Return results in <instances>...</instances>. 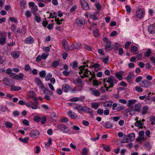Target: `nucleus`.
Segmentation results:
<instances>
[{
	"mask_svg": "<svg viewBox=\"0 0 155 155\" xmlns=\"http://www.w3.org/2000/svg\"><path fill=\"white\" fill-rule=\"evenodd\" d=\"M89 62V61H87L86 62H84L83 63V65L80 66L78 68L79 71L78 73L80 75V77L82 79L85 77H88L90 81H91L92 79V73L90 70H88L87 68L88 67L87 63Z\"/></svg>",
	"mask_w": 155,
	"mask_h": 155,
	"instance_id": "nucleus-1",
	"label": "nucleus"
},
{
	"mask_svg": "<svg viewBox=\"0 0 155 155\" xmlns=\"http://www.w3.org/2000/svg\"><path fill=\"white\" fill-rule=\"evenodd\" d=\"M104 85L107 91H108L110 88H112L115 84L117 83V80L114 77L110 76L105 78L103 79Z\"/></svg>",
	"mask_w": 155,
	"mask_h": 155,
	"instance_id": "nucleus-2",
	"label": "nucleus"
},
{
	"mask_svg": "<svg viewBox=\"0 0 155 155\" xmlns=\"http://www.w3.org/2000/svg\"><path fill=\"white\" fill-rule=\"evenodd\" d=\"M135 138V134L134 133H131L127 135H125L124 137L123 140L124 143H128L134 140Z\"/></svg>",
	"mask_w": 155,
	"mask_h": 155,
	"instance_id": "nucleus-3",
	"label": "nucleus"
},
{
	"mask_svg": "<svg viewBox=\"0 0 155 155\" xmlns=\"http://www.w3.org/2000/svg\"><path fill=\"white\" fill-rule=\"evenodd\" d=\"M103 41L105 43V49L106 51L111 50L112 49V42L109 40L108 38L105 37L103 39Z\"/></svg>",
	"mask_w": 155,
	"mask_h": 155,
	"instance_id": "nucleus-4",
	"label": "nucleus"
},
{
	"mask_svg": "<svg viewBox=\"0 0 155 155\" xmlns=\"http://www.w3.org/2000/svg\"><path fill=\"white\" fill-rule=\"evenodd\" d=\"M38 102L35 101L34 102L32 101H30L27 103L26 106L28 108H31L33 109H36L38 107Z\"/></svg>",
	"mask_w": 155,
	"mask_h": 155,
	"instance_id": "nucleus-5",
	"label": "nucleus"
},
{
	"mask_svg": "<svg viewBox=\"0 0 155 155\" xmlns=\"http://www.w3.org/2000/svg\"><path fill=\"white\" fill-rule=\"evenodd\" d=\"M57 128L59 130L65 134L68 133L69 131V129L67 126L64 124L58 125L57 126Z\"/></svg>",
	"mask_w": 155,
	"mask_h": 155,
	"instance_id": "nucleus-6",
	"label": "nucleus"
},
{
	"mask_svg": "<svg viewBox=\"0 0 155 155\" xmlns=\"http://www.w3.org/2000/svg\"><path fill=\"white\" fill-rule=\"evenodd\" d=\"M2 82L5 85L10 86L11 84H12V82H13V81L10 78L7 77H5L3 79Z\"/></svg>",
	"mask_w": 155,
	"mask_h": 155,
	"instance_id": "nucleus-7",
	"label": "nucleus"
},
{
	"mask_svg": "<svg viewBox=\"0 0 155 155\" xmlns=\"http://www.w3.org/2000/svg\"><path fill=\"white\" fill-rule=\"evenodd\" d=\"M139 137L136 139V140L138 142L142 143V141L144 139V132L143 131H140L138 133Z\"/></svg>",
	"mask_w": 155,
	"mask_h": 155,
	"instance_id": "nucleus-8",
	"label": "nucleus"
},
{
	"mask_svg": "<svg viewBox=\"0 0 155 155\" xmlns=\"http://www.w3.org/2000/svg\"><path fill=\"white\" fill-rule=\"evenodd\" d=\"M90 91H91V94L94 96L98 97L100 95V92L97 90L92 87H91L90 89Z\"/></svg>",
	"mask_w": 155,
	"mask_h": 155,
	"instance_id": "nucleus-9",
	"label": "nucleus"
},
{
	"mask_svg": "<svg viewBox=\"0 0 155 155\" xmlns=\"http://www.w3.org/2000/svg\"><path fill=\"white\" fill-rule=\"evenodd\" d=\"M144 12L142 9L139 8L136 12V16L139 18H141L143 17Z\"/></svg>",
	"mask_w": 155,
	"mask_h": 155,
	"instance_id": "nucleus-10",
	"label": "nucleus"
},
{
	"mask_svg": "<svg viewBox=\"0 0 155 155\" xmlns=\"http://www.w3.org/2000/svg\"><path fill=\"white\" fill-rule=\"evenodd\" d=\"M145 121V120L143 119L142 121L137 120L134 124V125L135 126L138 127L139 128H143L144 125V122Z\"/></svg>",
	"mask_w": 155,
	"mask_h": 155,
	"instance_id": "nucleus-11",
	"label": "nucleus"
},
{
	"mask_svg": "<svg viewBox=\"0 0 155 155\" xmlns=\"http://www.w3.org/2000/svg\"><path fill=\"white\" fill-rule=\"evenodd\" d=\"M41 89L43 91L44 93L45 94L44 98L48 101L50 100L51 97L48 94V93L46 92V89L43 85L41 86Z\"/></svg>",
	"mask_w": 155,
	"mask_h": 155,
	"instance_id": "nucleus-12",
	"label": "nucleus"
},
{
	"mask_svg": "<svg viewBox=\"0 0 155 155\" xmlns=\"http://www.w3.org/2000/svg\"><path fill=\"white\" fill-rule=\"evenodd\" d=\"M62 45L64 50L66 51H69L68 44V41L64 39L62 40Z\"/></svg>",
	"mask_w": 155,
	"mask_h": 155,
	"instance_id": "nucleus-13",
	"label": "nucleus"
},
{
	"mask_svg": "<svg viewBox=\"0 0 155 155\" xmlns=\"http://www.w3.org/2000/svg\"><path fill=\"white\" fill-rule=\"evenodd\" d=\"M80 2L83 9L87 10L89 8L88 5L84 0H80Z\"/></svg>",
	"mask_w": 155,
	"mask_h": 155,
	"instance_id": "nucleus-14",
	"label": "nucleus"
},
{
	"mask_svg": "<svg viewBox=\"0 0 155 155\" xmlns=\"http://www.w3.org/2000/svg\"><path fill=\"white\" fill-rule=\"evenodd\" d=\"M40 134V132L37 130H32L30 133V135L31 137H36Z\"/></svg>",
	"mask_w": 155,
	"mask_h": 155,
	"instance_id": "nucleus-15",
	"label": "nucleus"
},
{
	"mask_svg": "<svg viewBox=\"0 0 155 155\" xmlns=\"http://www.w3.org/2000/svg\"><path fill=\"white\" fill-rule=\"evenodd\" d=\"M148 32L150 34L155 33V26L153 25H149L148 28Z\"/></svg>",
	"mask_w": 155,
	"mask_h": 155,
	"instance_id": "nucleus-16",
	"label": "nucleus"
},
{
	"mask_svg": "<svg viewBox=\"0 0 155 155\" xmlns=\"http://www.w3.org/2000/svg\"><path fill=\"white\" fill-rule=\"evenodd\" d=\"M11 54L14 58L17 59L19 58L20 53L18 51H14L11 52Z\"/></svg>",
	"mask_w": 155,
	"mask_h": 155,
	"instance_id": "nucleus-17",
	"label": "nucleus"
},
{
	"mask_svg": "<svg viewBox=\"0 0 155 155\" xmlns=\"http://www.w3.org/2000/svg\"><path fill=\"white\" fill-rule=\"evenodd\" d=\"M10 87V89L11 91H17L20 90L21 89V87L20 86H16L14 85H11Z\"/></svg>",
	"mask_w": 155,
	"mask_h": 155,
	"instance_id": "nucleus-18",
	"label": "nucleus"
},
{
	"mask_svg": "<svg viewBox=\"0 0 155 155\" xmlns=\"http://www.w3.org/2000/svg\"><path fill=\"white\" fill-rule=\"evenodd\" d=\"M5 127L8 129H11L13 126V124L9 121H5L3 124Z\"/></svg>",
	"mask_w": 155,
	"mask_h": 155,
	"instance_id": "nucleus-19",
	"label": "nucleus"
},
{
	"mask_svg": "<svg viewBox=\"0 0 155 155\" xmlns=\"http://www.w3.org/2000/svg\"><path fill=\"white\" fill-rule=\"evenodd\" d=\"M84 111H86L87 113L89 114L91 117L94 115L93 110L90 108L87 107V106H84Z\"/></svg>",
	"mask_w": 155,
	"mask_h": 155,
	"instance_id": "nucleus-20",
	"label": "nucleus"
},
{
	"mask_svg": "<svg viewBox=\"0 0 155 155\" xmlns=\"http://www.w3.org/2000/svg\"><path fill=\"white\" fill-rule=\"evenodd\" d=\"M25 41L27 44H31L34 42V38L32 37L29 36L25 39Z\"/></svg>",
	"mask_w": 155,
	"mask_h": 155,
	"instance_id": "nucleus-21",
	"label": "nucleus"
},
{
	"mask_svg": "<svg viewBox=\"0 0 155 155\" xmlns=\"http://www.w3.org/2000/svg\"><path fill=\"white\" fill-rule=\"evenodd\" d=\"M62 90L65 93L68 92L69 89H70L69 85L68 84H64L62 86Z\"/></svg>",
	"mask_w": 155,
	"mask_h": 155,
	"instance_id": "nucleus-22",
	"label": "nucleus"
},
{
	"mask_svg": "<svg viewBox=\"0 0 155 155\" xmlns=\"http://www.w3.org/2000/svg\"><path fill=\"white\" fill-rule=\"evenodd\" d=\"M73 108L74 109L77 110L78 112L79 113H80L81 112H84V106L83 107L81 105H78L75 106Z\"/></svg>",
	"mask_w": 155,
	"mask_h": 155,
	"instance_id": "nucleus-23",
	"label": "nucleus"
},
{
	"mask_svg": "<svg viewBox=\"0 0 155 155\" xmlns=\"http://www.w3.org/2000/svg\"><path fill=\"white\" fill-rule=\"evenodd\" d=\"M68 114L72 119H75L77 117V115L75 114V113L71 110L68 111Z\"/></svg>",
	"mask_w": 155,
	"mask_h": 155,
	"instance_id": "nucleus-24",
	"label": "nucleus"
},
{
	"mask_svg": "<svg viewBox=\"0 0 155 155\" xmlns=\"http://www.w3.org/2000/svg\"><path fill=\"white\" fill-rule=\"evenodd\" d=\"M113 124L110 121H107L105 122L104 127L106 128H110L112 127Z\"/></svg>",
	"mask_w": 155,
	"mask_h": 155,
	"instance_id": "nucleus-25",
	"label": "nucleus"
},
{
	"mask_svg": "<svg viewBox=\"0 0 155 155\" xmlns=\"http://www.w3.org/2000/svg\"><path fill=\"white\" fill-rule=\"evenodd\" d=\"M91 106L95 109H97L98 107L100 106V103L98 102H94L91 103Z\"/></svg>",
	"mask_w": 155,
	"mask_h": 155,
	"instance_id": "nucleus-26",
	"label": "nucleus"
},
{
	"mask_svg": "<svg viewBox=\"0 0 155 155\" xmlns=\"http://www.w3.org/2000/svg\"><path fill=\"white\" fill-rule=\"evenodd\" d=\"M35 83L38 86H40L41 88L42 85L44 86L42 81L38 78H36L35 79Z\"/></svg>",
	"mask_w": 155,
	"mask_h": 155,
	"instance_id": "nucleus-27",
	"label": "nucleus"
},
{
	"mask_svg": "<svg viewBox=\"0 0 155 155\" xmlns=\"http://www.w3.org/2000/svg\"><path fill=\"white\" fill-rule=\"evenodd\" d=\"M85 22V20L84 18L77 19L76 20V23L78 25H83Z\"/></svg>",
	"mask_w": 155,
	"mask_h": 155,
	"instance_id": "nucleus-28",
	"label": "nucleus"
},
{
	"mask_svg": "<svg viewBox=\"0 0 155 155\" xmlns=\"http://www.w3.org/2000/svg\"><path fill=\"white\" fill-rule=\"evenodd\" d=\"M35 93L33 91H31L29 92L28 93V96L30 98L34 99L35 95Z\"/></svg>",
	"mask_w": 155,
	"mask_h": 155,
	"instance_id": "nucleus-29",
	"label": "nucleus"
},
{
	"mask_svg": "<svg viewBox=\"0 0 155 155\" xmlns=\"http://www.w3.org/2000/svg\"><path fill=\"white\" fill-rule=\"evenodd\" d=\"M24 77V74L22 73H19L18 75H16V80L23 79Z\"/></svg>",
	"mask_w": 155,
	"mask_h": 155,
	"instance_id": "nucleus-30",
	"label": "nucleus"
},
{
	"mask_svg": "<svg viewBox=\"0 0 155 155\" xmlns=\"http://www.w3.org/2000/svg\"><path fill=\"white\" fill-rule=\"evenodd\" d=\"M136 102V100L135 99L129 100L128 101V103L127 106L128 107H130L132 105L134 104Z\"/></svg>",
	"mask_w": 155,
	"mask_h": 155,
	"instance_id": "nucleus-31",
	"label": "nucleus"
},
{
	"mask_svg": "<svg viewBox=\"0 0 155 155\" xmlns=\"http://www.w3.org/2000/svg\"><path fill=\"white\" fill-rule=\"evenodd\" d=\"M6 36L0 38V44L2 45L6 43Z\"/></svg>",
	"mask_w": 155,
	"mask_h": 155,
	"instance_id": "nucleus-32",
	"label": "nucleus"
},
{
	"mask_svg": "<svg viewBox=\"0 0 155 155\" xmlns=\"http://www.w3.org/2000/svg\"><path fill=\"white\" fill-rule=\"evenodd\" d=\"M49 55V54L47 52L43 53L41 55L42 57V59L43 60L46 59L48 57Z\"/></svg>",
	"mask_w": 155,
	"mask_h": 155,
	"instance_id": "nucleus-33",
	"label": "nucleus"
},
{
	"mask_svg": "<svg viewBox=\"0 0 155 155\" xmlns=\"http://www.w3.org/2000/svg\"><path fill=\"white\" fill-rule=\"evenodd\" d=\"M115 75L116 77L119 80H121L123 79L122 76L121 75L120 72H116L115 74Z\"/></svg>",
	"mask_w": 155,
	"mask_h": 155,
	"instance_id": "nucleus-34",
	"label": "nucleus"
},
{
	"mask_svg": "<svg viewBox=\"0 0 155 155\" xmlns=\"http://www.w3.org/2000/svg\"><path fill=\"white\" fill-rule=\"evenodd\" d=\"M82 86H81V88H78V87H76L73 89H71L70 90L72 92H75L76 91H80L81 90V88Z\"/></svg>",
	"mask_w": 155,
	"mask_h": 155,
	"instance_id": "nucleus-35",
	"label": "nucleus"
},
{
	"mask_svg": "<svg viewBox=\"0 0 155 155\" xmlns=\"http://www.w3.org/2000/svg\"><path fill=\"white\" fill-rule=\"evenodd\" d=\"M19 139L20 141H21L22 142L25 143H27L29 140L28 137H25L24 139L20 137L19 138Z\"/></svg>",
	"mask_w": 155,
	"mask_h": 155,
	"instance_id": "nucleus-36",
	"label": "nucleus"
},
{
	"mask_svg": "<svg viewBox=\"0 0 155 155\" xmlns=\"http://www.w3.org/2000/svg\"><path fill=\"white\" fill-rule=\"evenodd\" d=\"M59 61H53L52 65L53 67L55 68L59 65Z\"/></svg>",
	"mask_w": 155,
	"mask_h": 155,
	"instance_id": "nucleus-37",
	"label": "nucleus"
},
{
	"mask_svg": "<svg viewBox=\"0 0 155 155\" xmlns=\"http://www.w3.org/2000/svg\"><path fill=\"white\" fill-rule=\"evenodd\" d=\"M34 15L35 17V20L37 22H39L41 20V18L40 17L38 16L37 14L35 13Z\"/></svg>",
	"mask_w": 155,
	"mask_h": 155,
	"instance_id": "nucleus-38",
	"label": "nucleus"
},
{
	"mask_svg": "<svg viewBox=\"0 0 155 155\" xmlns=\"http://www.w3.org/2000/svg\"><path fill=\"white\" fill-rule=\"evenodd\" d=\"M71 66L73 68H75L78 66V63L76 61H74L71 64Z\"/></svg>",
	"mask_w": 155,
	"mask_h": 155,
	"instance_id": "nucleus-39",
	"label": "nucleus"
},
{
	"mask_svg": "<svg viewBox=\"0 0 155 155\" xmlns=\"http://www.w3.org/2000/svg\"><path fill=\"white\" fill-rule=\"evenodd\" d=\"M140 107L141 105L140 104H136L135 105L134 110L135 111H138L140 110Z\"/></svg>",
	"mask_w": 155,
	"mask_h": 155,
	"instance_id": "nucleus-40",
	"label": "nucleus"
},
{
	"mask_svg": "<svg viewBox=\"0 0 155 155\" xmlns=\"http://www.w3.org/2000/svg\"><path fill=\"white\" fill-rule=\"evenodd\" d=\"M41 117L39 116H35L34 117V121L36 122H38L41 121Z\"/></svg>",
	"mask_w": 155,
	"mask_h": 155,
	"instance_id": "nucleus-41",
	"label": "nucleus"
},
{
	"mask_svg": "<svg viewBox=\"0 0 155 155\" xmlns=\"http://www.w3.org/2000/svg\"><path fill=\"white\" fill-rule=\"evenodd\" d=\"M39 74L41 77L44 78L46 75V72L45 71H41L40 72Z\"/></svg>",
	"mask_w": 155,
	"mask_h": 155,
	"instance_id": "nucleus-42",
	"label": "nucleus"
},
{
	"mask_svg": "<svg viewBox=\"0 0 155 155\" xmlns=\"http://www.w3.org/2000/svg\"><path fill=\"white\" fill-rule=\"evenodd\" d=\"M47 120V117L45 116L41 117V122L42 124H45Z\"/></svg>",
	"mask_w": 155,
	"mask_h": 155,
	"instance_id": "nucleus-43",
	"label": "nucleus"
},
{
	"mask_svg": "<svg viewBox=\"0 0 155 155\" xmlns=\"http://www.w3.org/2000/svg\"><path fill=\"white\" fill-rule=\"evenodd\" d=\"M92 83L93 85L96 86H97L101 84V82L96 80H93Z\"/></svg>",
	"mask_w": 155,
	"mask_h": 155,
	"instance_id": "nucleus-44",
	"label": "nucleus"
},
{
	"mask_svg": "<svg viewBox=\"0 0 155 155\" xmlns=\"http://www.w3.org/2000/svg\"><path fill=\"white\" fill-rule=\"evenodd\" d=\"M138 50V48L136 46L134 45L133 46L131 49V51L132 53L136 52Z\"/></svg>",
	"mask_w": 155,
	"mask_h": 155,
	"instance_id": "nucleus-45",
	"label": "nucleus"
},
{
	"mask_svg": "<svg viewBox=\"0 0 155 155\" xmlns=\"http://www.w3.org/2000/svg\"><path fill=\"white\" fill-rule=\"evenodd\" d=\"M150 121L152 125H155V116H151L150 117Z\"/></svg>",
	"mask_w": 155,
	"mask_h": 155,
	"instance_id": "nucleus-46",
	"label": "nucleus"
},
{
	"mask_svg": "<svg viewBox=\"0 0 155 155\" xmlns=\"http://www.w3.org/2000/svg\"><path fill=\"white\" fill-rule=\"evenodd\" d=\"M0 110L1 111L4 112L9 111L8 109L6 106H2L0 108Z\"/></svg>",
	"mask_w": 155,
	"mask_h": 155,
	"instance_id": "nucleus-47",
	"label": "nucleus"
},
{
	"mask_svg": "<svg viewBox=\"0 0 155 155\" xmlns=\"http://www.w3.org/2000/svg\"><path fill=\"white\" fill-rule=\"evenodd\" d=\"M98 30L96 29L93 31V33L94 36L95 37H97L99 36Z\"/></svg>",
	"mask_w": 155,
	"mask_h": 155,
	"instance_id": "nucleus-48",
	"label": "nucleus"
},
{
	"mask_svg": "<svg viewBox=\"0 0 155 155\" xmlns=\"http://www.w3.org/2000/svg\"><path fill=\"white\" fill-rule=\"evenodd\" d=\"M151 53V50L150 49H148L146 51V57L150 56Z\"/></svg>",
	"mask_w": 155,
	"mask_h": 155,
	"instance_id": "nucleus-49",
	"label": "nucleus"
},
{
	"mask_svg": "<svg viewBox=\"0 0 155 155\" xmlns=\"http://www.w3.org/2000/svg\"><path fill=\"white\" fill-rule=\"evenodd\" d=\"M120 46V44L117 43H115L114 45V50L117 51L118 50V48Z\"/></svg>",
	"mask_w": 155,
	"mask_h": 155,
	"instance_id": "nucleus-50",
	"label": "nucleus"
},
{
	"mask_svg": "<svg viewBox=\"0 0 155 155\" xmlns=\"http://www.w3.org/2000/svg\"><path fill=\"white\" fill-rule=\"evenodd\" d=\"M12 113L14 117H18L20 115L19 112L17 110L13 111Z\"/></svg>",
	"mask_w": 155,
	"mask_h": 155,
	"instance_id": "nucleus-51",
	"label": "nucleus"
},
{
	"mask_svg": "<svg viewBox=\"0 0 155 155\" xmlns=\"http://www.w3.org/2000/svg\"><path fill=\"white\" fill-rule=\"evenodd\" d=\"M9 20L15 23H17L18 22V21L17 18L13 17H9Z\"/></svg>",
	"mask_w": 155,
	"mask_h": 155,
	"instance_id": "nucleus-52",
	"label": "nucleus"
},
{
	"mask_svg": "<svg viewBox=\"0 0 155 155\" xmlns=\"http://www.w3.org/2000/svg\"><path fill=\"white\" fill-rule=\"evenodd\" d=\"M135 90L138 92H141L143 91V89L141 87L137 86L135 87Z\"/></svg>",
	"mask_w": 155,
	"mask_h": 155,
	"instance_id": "nucleus-53",
	"label": "nucleus"
},
{
	"mask_svg": "<svg viewBox=\"0 0 155 155\" xmlns=\"http://www.w3.org/2000/svg\"><path fill=\"white\" fill-rule=\"evenodd\" d=\"M82 81L80 78H78L74 80V82L76 84H81Z\"/></svg>",
	"mask_w": 155,
	"mask_h": 155,
	"instance_id": "nucleus-54",
	"label": "nucleus"
},
{
	"mask_svg": "<svg viewBox=\"0 0 155 155\" xmlns=\"http://www.w3.org/2000/svg\"><path fill=\"white\" fill-rule=\"evenodd\" d=\"M52 77V74L51 73H49L48 74H47L45 78V79L47 80H49Z\"/></svg>",
	"mask_w": 155,
	"mask_h": 155,
	"instance_id": "nucleus-55",
	"label": "nucleus"
},
{
	"mask_svg": "<svg viewBox=\"0 0 155 155\" xmlns=\"http://www.w3.org/2000/svg\"><path fill=\"white\" fill-rule=\"evenodd\" d=\"M69 101L72 102H76L78 101V97H74L71 99Z\"/></svg>",
	"mask_w": 155,
	"mask_h": 155,
	"instance_id": "nucleus-56",
	"label": "nucleus"
},
{
	"mask_svg": "<svg viewBox=\"0 0 155 155\" xmlns=\"http://www.w3.org/2000/svg\"><path fill=\"white\" fill-rule=\"evenodd\" d=\"M88 150L87 148H84L83 149L82 151V155H86L87 154Z\"/></svg>",
	"mask_w": 155,
	"mask_h": 155,
	"instance_id": "nucleus-57",
	"label": "nucleus"
},
{
	"mask_svg": "<svg viewBox=\"0 0 155 155\" xmlns=\"http://www.w3.org/2000/svg\"><path fill=\"white\" fill-rule=\"evenodd\" d=\"M110 119L113 120L115 121H117L120 119V117H119L115 116L111 117Z\"/></svg>",
	"mask_w": 155,
	"mask_h": 155,
	"instance_id": "nucleus-58",
	"label": "nucleus"
},
{
	"mask_svg": "<svg viewBox=\"0 0 155 155\" xmlns=\"http://www.w3.org/2000/svg\"><path fill=\"white\" fill-rule=\"evenodd\" d=\"M60 120L62 122L67 123L68 121V119L66 117H63L61 118Z\"/></svg>",
	"mask_w": 155,
	"mask_h": 155,
	"instance_id": "nucleus-59",
	"label": "nucleus"
},
{
	"mask_svg": "<svg viewBox=\"0 0 155 155\" xmlns=\"http://www.w3.org/2000/svg\"><path fill=\"white\" fill-rule=\"evenodd\" d=\"M131 44V42L129 41H127L125 44L124 46L125 48L126 49H127L128 48L129 46Z\"/></svg>",
	"mask_w": 155,
	"mask_h": 155,
	"instance_id": "nucleus-60",
	"label": "nucleus"
},
{
	"mask_svg": "<svg viewBox=\"0 0 155 155\" xmlns=\"http://www.w3.org/2000/svg\"><path fill=\"white\" fill-rule=\"evenodd\" d=\"M42 57L40 55L37 56L36 58L35 61L37 62H39L41 60Z\"/></svg>",
	"mask_w": 155,
	"mask_h": 155,
	"instance_id": "nucleus-61",
	"label": "nucleus"
},
{
	"mask_svg": "<svg viewBox=\"0 0 155 155\" xmlns=\"http://www.w3.org/2000/svg\"><path fill=\"white\" fill-rule=\"evenodd\" d=\"M109 57L107 56L105 58L103 59V61L105 64H107V61L109 60Z\"/></svg>",
	"mask_w": 155,
	"mask_h": 155,
	"instance_id": "nucleus-62",
	"label": "nucleus"
},
{
	"mask_svg": "<svg viewBox=\"0 0 155 155\" xmlns=\"http://www.w3.org/2000/svg\"><path fill=\"white\" fill-rule=\"evenodd\" d=\"M153 9H148V13L149 15L151 16H153Z\"/></svg>",
	"mask_w": 155,
	"mask_h": 155,
	"instance_id": "nucleus-63",
	"label": "nucleus"
},
{
	"mask_svg": "<svg viewBox=\"0 0 155 155\" xmlns=\"http://www.w3.org/2000/svg\"><path fill=\"white\" fill-rule=\"evenodd\" d=\"M135 57L136 58V59L138 60L142 58V55L141 54L137 53L136 54V56Z\"/></svg>",
	"mask_w": 155,
	"mask_h": 155,
	"instance_id": "nucleus-64",
	"label": "nucleus"
}]
</instances>
